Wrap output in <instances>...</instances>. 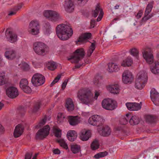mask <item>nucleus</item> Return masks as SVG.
Instances as JSON below:
<instances>
[{"label":"nucleus","instance_id":"obj_47","mask_svg":"<svg viewBox=\"0 0 159 159\" xmlns=\"http://www.w3.org/2000/svg\"><path fill=\"white\" fill-rule=\"evenodd\" d=\"M65 118V116L63 114L59 113L57 116V120L58 122L60 123L63 122Z\"/></svg>","mask_w":159,"mask_h":159},{"label":"nucleus","instance_id":"obj_19","mask_svg":"<svg viewBox=\"0 0 159 159\" xmlns=\"http://www.w3.org/2000/svg\"><path fill=\"white\" fill-rule=\"evenodd\" d=\"M126 106L130 111H137L141 108V102H140V104L136 102H127L126 103Z\"/></svg>","mask_w":159,"mask_h":159},{"label":"nucleus","instance_id":"obj_22","mask_svg":"<svg viewBox=\"0 0 159 159\" xmlns=\"http://www.w3.org/2000/svg\"><path fill=\"white\" fill-rule=\"evenodd\" d=\"M4 55L7 59L13 60L16 57V52L13 49L9 50L5 52Z\"/></svg>","mask_w":159,"mask_h":159},{"label":"nucleus","instance_id":"obj_56","mask_svg":"<svg viewBox=\"0 0 159 159\" xmlns=\"http://www.w3.org/2000/svg\"><path fill=\"white\" fill-rule=\"evenodd\" d=\"M143 14V11H139L138 13L136 15V17L137 18L139 19L142 16Z\"/></svg>","mask_w":159,"mask_h":159},{"label":"nucleus","instance_id":"obj_8","mask_svg":"<svg viewBox=\"0 0 159 159\" xmlns=\"http://www.w3.org/2000/svg\"><path fill=\"white\" fill-rule=\"evenodd\" d=\"M102 105L104 109L110 111L114 110L117 107V103L116 101L106 99L102 100Z\"/></svg>","mask_w":159,"mask_h":159},{"label":"nucleus","instance_id":"obj_60","mask_svg":"<svg viewBox=\"0 0 159 159\" xmlns=\"http://www.w3.org/2000/svg\"><path fill=\"white\" fill-rule=\"evenodd\" d=\"M61 77V75H57V76L53 80L56 83L58 81V80L60 79Z\"/></svg>","mask_w":159,"mask_h":159},{"label":"nucleus","instance_id":"obj_46","mask_svg":"<svg viewBox=\"0 0 159 159\" xmlns=\"http://www.w3.org/2000/svg\"><path fill=\"white\" fill-rule=\"evenodd\" d=\"M48 68L50 70H53L57 68L56 64L54 62L49 63L48 64Z\"/></svg>","mask_w":159,"mask_h":159},{"label":"nucleus","instance_id":"obj_20","mask_svg":"<svg viewBox=\"0 0 159 159\" xmlns=\"http://www.w3.org/2000/svg\"><path fill=\"white\" fill-rule=\"evenodd\" d=\"M24 130L23 126L21 124H18L17 125L15 129L14 132V136L17 138L20 136L22 134Z\"/></svg>","mask_w":159,"mask_h":159},{"label":"nucleus","instance_id":"obj_39","mask_svg":"<svg viewBox=\"0 0 159 159\" xmlns=\"http://www.w3.org/2000/svg\"><path fill=\"white\" fill-rule=\"evenodd\" d=\"M99 145L98 140H95L91 144V148L92 150H95L99 148Z\"/></svg>","mask_w":159,"mask_h":159},{"label":"nucleus","instance_id":"obj_4","mask_svg":"<svg viewBox=\"0 0 159 159\" xmlns=\"http://www.w3.org/2000/svg\"><path fill=\"white\" fill-rule=\"evenodd\" d=\"M44 16L53 22L57 21L62 19L61 16L58 12L51 10L45 11Z\"/></svg>","mask_w":159,"mask_h":159},{"label":"nucleus","instance_id":"obj_42","mask_svg":"<svg viewBox=\"0 0 159 159\" xmlns=\"http://www.w3.org/2000/svg\"><path fill=\"white\" fill-rule=\"evenodd\" d=\"M28 82L26 79H23L21 80L20 82V86L22 89L25 86H28Z\"/></svg>","mask_w":159,"mask_h":159},{"label":"nucleus","instance_id":"obj_1","mask_svg":"<svg viewBox=\"0 0 159 159\" xmlns=\"http://www.w3.org/2000/svg\"><path fill=\"white\" fill-rule=\"evenodd\" d=\"M56 32L58 37L63 40L68 39L73 34V30L69 24H62L57 25Z\"/></svg>","mask_w":159,"mask_h":159},{"label":"nucleus","instance_id":"obj_36","mask_svg":"<svg viewBox=\"0 0 159 159\" xmlns=\"http://www.w3.org/2000/svg\"><path fill=\"white\" fill-rule=\"evenodd\" d=\"M95 48V42L91 43V46L89 47L88 50L87 56L90 57Z\"/></svg>","mask_w":159,"mask_h":159},{"label":"nucleus","instance_id":"obj_43","mask_svg":"<svg viewBox=\"0 0 159 159\" xmlns=\"http://www.w3.org/2000/svg\"><path fill=\"white\" fill-rule=\"evenodd\" d=\"M129 52L130 53L134 56L137 57L139 56V51L136 48L131 49Z\"/></svg>","mask_w":159,"mask_h":159},{"label":"nucleus","instance_id":"obj_17","mask_svg":"<svg viewBox=\"0 0 159 159\" xmlns=\"http://www.w3.org/2000/svg\"><path fill=\"white\" fill-rule=\"evenodd\" d=\"M151 98L153 102L156 105H159V93L154 89L151 91Z\"/></svg>","mask_w":159,"mask_h":159},{"label":"nucleus","instance_id":"obj_12","mask_svg":"<svg viewBox=\"0 0 159 159\" xmlns=\"http://www.w3.org/2000/svg\"><path fill=\"white\" fill-rule=\"evenodd\" d=\"M143 57L146 62L149 64H152L154 61V57L152 52L149 49L143 50L142 52Z\"/></svg>","mask_w":159,"mask_h":159},{"label":"nucleus","instance_id":"obj_16","mask_svg":"<svg viewBox=\"0 0 159 159\" xmlns=\"http://www.w3.org/2000/svg\"><path fill=\"white\" fill-rule=\"evenodd\" d=\"M6 92L7 95L12 98H16L19 95L17 89L16 88L13 87L8 88L7 89Z\"/></svg>","mask_w":159,"mask_h":159},{"label":"nucleus","instance_id":"obj_62","mask_svg":"<svg viewBox=\"0 0 159 159\" xmlns=\"http://www.w3.org/2000/svg\"><path fill=\"white\" fill-rule=\"evenodd\" d=\"M4 130V128L0 124V133L3 132Z\"/></svg>","mask_w":159,"mask_h":159},{"label":"nucleus","instance_id":"obj_48","mask_svg":"<svg viewBox=\"0 0 159 159\" xmlns=\"http://www.w3.org/2000/svg\"><path fill=\"white\" fill-rule=\"evenodd\" d=\"M24 92L27 93H29L31 92V89L28 86H25L21 89Z\"/></svg>","mask_w":159,"mask_h":159},{"label":"nucleus","instance_id":"obj_15","mask_svg":"<svg viewBox=\"0 0 159 159\" xmlns=\"http://www.w3.org/2000/svg\"><path fill=\"white\" fill-rule=\"evenodd\" d=\"M99 13V16L97 19V21H99L101 20L104 14L102 9L100 8V5L98 4L96 6L95 10L93 11V16L94 17H96Z\"/></svg>","mask_w":159,"mask_h":159},{"label":"nucleus","instance_id":"obj_33","mask_svg":"<svg viewBox=\"0 0 159 159\" xmlns=\"http://www.w3.org/2000/svg\"><path fill=\"white\" fill-rule=\"evenodd\" d=\"M42 104V101H38L36 102L34 105L33 108L31 110V112L34 113L37 111Z\"/></svg>","mask_w":159,"mask_h":159},{"label":"nucleus","instance_id":"obj_28","mask_svg":"<svg viewBox=\"0 0 159 159\" xmlns=\"http://www.w3.org/2000/svg\"><path fill=\"white\" fill-rule=\"evenodd\" d=\"M67 136L69 140L73 141L77 138V134L74 130H70L67 133Z\"/></svg>","mask_w":159,"mask_h":159},{"label":"nucleus","instance_id":"obj_32","mask_svg":"<svg viewBox=\"0 0 159 159\" xmlns=\"http://www.w3.org/2000/svg\"><path fill=\"white\" fill-rule=\"evenodd\" d=\"M155 66L151 68V72L155 74H159V62L158 61L154 62Z\"/></svg>","mask_w":159,"mask_h":159},{"label":"nucleus","instance_id":"obj_52","mask_svg":"<svg viewBox=\"0 0 159 159\" xmlns=\"http://www.w3.org/2000/svg\"><path fill=\"white\" fill-rule=\"evenodd\" d=\"M32 155L33 152H32L26 153L25 155V159H31Z\"/></svg>","mask_w":159,"mask_h":159},{"label":"nucleus","instance_id":"obj_5","mask_svg":"<svg viewBox=\"0 0 159 159\" xmlns=\"http://www.w3.org/2000/svg\"><path fill=\"white\" fill-rule=\"evenodd\" d=\"M84 55L85 52L83 48L78 49L75 51L74 55L68 59L70 60L72 63H77L84 57Z\"/></svg>","mask_w":159,"mask_h":159},{"label":"nucleus","instance_id":"obj_6","mask_svg":"<svg viewBox=\"0 0 159 159\" xmlns=\"http://www.w3.org/2000/svg\"><path fill=\"white\" fill-rule=\"evenodd\" d=\"M33 48L37 54L40 55H43L45 54L47 47L43 43L37 42L33 43Z\"/></svg>","mask_w":159,"mask_h":159},{"label":"nucleus","instance_id":"obj_41","mask_svg":"<svg viewBox=\"0 0 159 159\" xmlns=\"http://www.w3.org/2000/svg\"><path fill=\"white\" fill-rule=\"evenodd\" d=\"M156 117L152 115H148L146 116V121L150 123L155 122L156 121Z\"/></svg>","mask_w":159,"mask_h":159},{"label":"nucleus","instance_id":"obj_21","mask_svg":"<svg viewBox=\"0 0 159 159\" xmlns=\"http://www.w3.org/2000/svg\"><path fill=\"white\" fill-rule=\"evenodd\" d=\"M80 139L83 141L88 140L91 136V133L89 130H83L80 134Z\"/></svg>","mask_w":159,"mask_h":159},{"label":"nucleus","instance_id":"obj_9","mask_svg":"<svg viewBox=\"0 0 159 159\" xmlns=\"http://www.w3.org/2000/svg\"><path fill=\"white\" fill-rule=\"evenodd\" d=\"M50 129V127L48 125H47L40 129L36 134V139L42 140L46 138L49 134Z\"/></svg>","mask_w":159,"mask_h":159},{"label":"nucleus","instance_id":"obj_57","mask_svg":"<svg viewBox=\"0 0 159 159\" xmlns=\"http://www.w3.org/2000/svg\"><path fill=\"white\" fill-rule=\"evenodd\" d=\"M54 154H58L60 153V150L58 148L55 149L53 150Z\"/></svg>","mask_w":159,"mask_h":159},{"label":"nucleus","instance_id":"obj_38","mask_svg":"<svg viewBox=\"0 0 159 159\" xmlns=\"http://www.w3.org/2000/svg\"><path fill=\"white\" fill-rule=\"evenodd\" d=\"M131 116L130 114H127L126 115L125 117L121 118L120 120V123L122 125H125L128 122V120L130 118Z\"/></svg>","mask_w":159,"mask_h":159},{"label":"nucleus","instance_id":"obj_14","mask_svg":"<svg viewBox=\"0 0 159 159\" xmlns=\"http://www.w3.org/2000/svg\"><path fill=\"white\" fill-rule=\"evenodd\" d=\"M154 4L153 1L150 2L147 5L144 13V16L142 18L143 21H145L151 18L152 15L148 16L149 13L151 11Z\"/></svg>","mask_w":159,"mask_h":159},{"label":"nucleus","instance_id":"obj_24","mask_svg":"<svg viewBox=\"0 0 159 159\" xmlns=\"http://www.w3.org/2000/svg\"><path fill=\"white\" fill-rule=\"evenodd\" d=\"M92 34L88 32L81 34L76 41V43L78 44V42H82L84 40L89 39L91 37Z\"/></svg>","mask_w":159,"mask_h":159},{"label":"nucleus","instance_id":"obj_51","mask_svg":"<svg viewBox=\"0 0 159 159\" xmlns=\"http://www.w3.org/2000/svg\"><path fill=\"white\" fill-rule=\"evenodd\" d=\"M77 3L79 5H84L89 0H75Z\"/></svg>","mask_w":159,"mask_h":159},{"label":"nucleus","instance_id":"obj_3","mask_svg":"<svg viewBox=\"0 0 159 159\" xmlns=\"http://www.w3.org/2000/svg\"><path fill=\"white\" fill-rule=\"evenodd\" d=\"M137 76L135 81V87L138 89H141L145 86V84L147 82V74L144 71L141 72L138 74Z\"/></svg>","mask_w":159,"mask_h":159},{"label":"nucleus","instance_id":"obj_50","mask_svg":"<svg viewBox=\"0 0 159 159\" xmlns=\"http://www.w3.org/2000/svg\"><path fill=\"white\" fill-rule=\"evenodd\" d=\"M6 83L5 79V76L2 75L0 76V86L3 85Z\"/></svg>","mask_w":159,"mask_h":159},{"label":"nucleus","instance_id":"obj_59","mask_svg":"<svg viewBox=\"0 0 159 159\" xmlns=\"http://www.w3.org/2000/svg\"><path fill=\"white\" fill-rule=\"evenodd\" d=\"M23 68L25 70H28L29 69V66L26 63H24L23 65Z\"/></svg>","mask_w":159,"mask_h":159},{"label":"nucleus","instance_id":"obj_7","mask_svg":"<svg viewBox=\"0 0 159 159\" xmlns=\"http://www.w3.org/2000/svg\"><path fill=\"white\" fill-rule=\"evenodd\" d=\"M45 80V78L43 75L39 73H36L32 76L31 82L34 86L38 87L44 84Z\"/></svg>","mask_w":159,"mask_h":159},{"label":"nucleus","instance_id":"obj_10","mask_svg":"<svg viewBox=\"0 0 159 159\" xmlns=\"http://www.w3.org/2000/svg\"><path fill=\"white\" fill-rule=\"evenodd\" d=\"M103 118L98 115L92 116L89 119L88 122L93 126H99L101 125L104 122Z\"/></svg>","mask_w":159,"mask_h":159},{"label":"nucleus","instance_id":"obj_31","mask_svg":"<svg viewBox=\"0 0 159 159\" xmlns=\"http://www.w3.org/2000/svg\"><path fill=\"white\" fill-rule=\"evenodd\" d=\"M129 123L131 125H134L138 124L140 122V119L136 116L130 117L129 119Z\"/></svg>","mask_w":159,"mask_h":159},{"label":"nucleus","instance_id":"obj_53","mask_svg":"<svg viewBox=\"0 0 159 159\" xmlns=\"http://www.w3.org/2000/svg\"><path fill=\"white\" fill-rule=\"evenodd\" d=\"M96 22L95 20H91L90 22L91 28H93L96 25Z\"/></svg>","mask_w":159,"mask_h":159},{"label":"nucleus","instance_id":"obj_54","mask_svg":"<svg viewBox=\"0 0 159 159\" xmlns=\"http://www.w3.org/2000/svg\"><path fill=\"white\" fill-rule=\"evenodd\" d=\"M23 4L22 3H20L18 4L17 6L15 7L14 9L17 11L19 10L22 7Z\"/></svg>","mask_w":159,"mask_h":159},{"label":"nucleus","instance_id":"obj_13","mask_svg":"<svg viewBox=\"0 0 159 159\" xmlns=\"http://www.w3.org/2000/svg\"><path fill=\"white\" fill-rule=\"evenodd\" d=\"M133 77L132 73L128 70H125L122 75V80L125 84L130 83L133 81Z\"/></svg>","mask_w":159,"mask_h":159},{"label":"nucleus","instance_id":"obj_27","mask_svg":"<svg viewBox=\"0 0 159 159\" xmlns=\"http://www.w3.org/2000/svg\"><path fill=\"white\" fill-rule=\"evenodd\" d=\"M100 133V134L103 136H109L111 133V130L110 128L108 126H103Z\"/></svg>","mask_w":159,"mask_h":159},{"label":"nucleus","instance_id":"obj_40","mask_svg":"<svg viewBox=\"0 0 159 159\" xmlns=\"http://www.w3.org/2000/svg\"><path fill=\"white\" fill-rule=\"evenodd\" d=\"M57 141L59 143L60 146L63 148L66 149H67L68 148L67 144L63 139H57Z\"/></svg>","mask_w":159,"mask_h":159},{"label":"nucleus","instance_id":"obj_44","mask_svg":"<svg viewBox=\"0 0 159 159\" xmlns=\"http://www.w3.org/2000/svg\"><path fill=\"white\" fill-rule=\"evenodd\" d=\"M108 152L107 151L100 152L95 155L94 157L96 159H98L101 157H104L107 155Z\"/></svg>","mask_w":159,"mask_h":159},{"label":"nucleus","instance_id":"obj_29","mask_svg":"<svg viewBox=\"0 0 159 159\" xmlns=\"http://www.w3.org/2000/svg\"><path fill=\"white\" fill-rule=\"evenodd\" d=\"M108 70L110 72H113L118 71L120 69L118 66L114 63H110L108 64Z\"/></svg>","mask_w":159,"mask_h":159},{"label":"nucleus","instance_id":"obj_55","mask_svg":"<svg viewBox=\"0 0 159 159\" xmlns=\"http://www.w3.org/2000/svg\"><path fill=\"white\" fill-rule=\"evenodd\" d=\"M68 81V80H66L63 83L62 86H61V88L63 90H64V89L66 87V85H67V82Z\"/></svg>","mask_w":159,"mask_h":159},{"label":"nucleus","instance_id":"obj_64","mask_svg":"<svg viewBox=\"0 0 159 159\" xmlns=\"http://www.w3.org/2000/svg\"><path fill=\"white\" fill-rule=\"evenodd\" d=\"M99 81L95 80L94 81V83L95 85H97L98 84Z\"/></svg>","mask_w":159,"mask_h":159},{"label":"nucleus","instance_id":"obj_23","mask_svg":"<svg viewBox=\"0 0 159 159\" xmlns=\"http://www.w3.org/2000/svg\"><path fill=\"white\" fill-rule=\"evenodd\" d=\"M107 89L110 93L114 94H119L120 91L119 86L117 84L109 85L107 87Z\"/></svg>","mask_w":159,"mask_h":159},{"label":"nucleus","instance_id":"obj_34","mask_svg":"<svg viewBox=\"0 0 159 159\" xmlns=\"http://www.w3.org/2000/svg\"><path fill=\"white\" fill-rule=\"evenodd\" d=\"M133 62V61L130 58L128 57L125 60H123L121 64V66H131Z\"/></svg>","mask_w":159,"mask_h":159},{"label":"nucleus","instance_id":"obj_25","mask_svg":"<svg viewBox=\"0 0 159 159\" xmlns=\"http://www.w3.org/2000/svg\"><path fill=\"white\" fill-rule=\"evenodd\" d=\"M68 121L70 124L72 126H75L78 125L80 122L78 119V116H69L67 117Z\"/></svg>","mask_w":159,"mask_h":159},{"label":"nucleus","instance_id":"obj_35","mask_svg":"<svg viewBox=\"0 0 159 159\" xmlns=\"http://www.w3.org/2000/svg\"><path fill=\"white\" fill-rule=\"evenodd\" d=\"M53 131L55 136L57 138H60L61 137V130L57 126H53L52 128Z\"/></svg>","mask_w":159,"mask_h":159},{"label":"nucleus","instance_id":"obj_2","mask_svg":"<svg viewBox=\"0 0 159 159\" xmlns=\"http://www.w3.org/2000/svg\"><path fill=\"white\" fill-rule=\"evenodd\" d=\"M77 97L81 102L87 104L92 101L93 95L89 89L85 88L81 89L79 91Z\"/></svg>","mask_w":159,"mask_h":159},{"label":"nucleus","instance_id":"obj_11","mask_svg":"<svg viewBox=\"0 0 159 159\" xmlns=\"http://www.w3.org/2000/svg\"><path fill=\"white\" fill-rule=\"evenodd\" d=\"M39 28L38 22L37 20H32L30 23L28 30L32 34L36 35L39 33Z\"/></svg>","mask_w":159,"mask_h":159},{"label":"nucleus","instance_id":"obj_37","mask_svg":"<svg viewBox=\"0 0 159 159\" xmlns=\"http://www.w3.org/2000/svg\"><path fill=\"white\" fill-rule=\"evenodd\" d=\"M80 150V147L78 145L73 144L71 146V150L74 154L79 152Z\"/></svg>","mask_w":159,"mask_h":159},{"label":"nucleus","instance_id":"obj_58","mask_svg":"<svg viewBox=\"0 0 159 159\" xmlns=\"http://www.w3.org/2000/svg\"><path fill=\"white\" fill-rule=\"evenodd\" d=\"M16 12L17 11L14 9L13 11H11L8 15L10 16H13L15 15Z\"/></svg>","mask_w":159,"mask_h":159},{"label":"nucleus","instance_id":"obj_49","mask_svg":"<svg viewBox=\"0 0 159 159\" xmlns=\"http://www.w3.org/2000/svg\"><path fill=\"white\" fill-rule=\"evenodd\" d=\"M17 112L18 113L20 114L21 115H22L25 113V110L24 107H20L18 109Z\"/></svg>","mask_w":159,"mask_h":159},{"label":"nucleus","instance_id":"obj_45","mask_svg":"<svg viewBox=\"0 0 159 159\" xmlns=\"http://www.w3.org/2000/svg\"><path fill=\"white\" fill-rule=\"evenodd\" d=\"M47 120V118L45 117L41 120L38 125L35 126L36 128H39L44 125L46 123Z\"/></svg>","mask_w":159,"mask_h":159},{"label":"nucleus","instance_id":"obj_18","mask_svg":"<svg viewBox=\"0 0 159 159\" xmlns=\"http://www.w3.org/2000/svg\"><path fill=\"white\" fill-rule=\"evenodd\" d=\"M64 7L66 11L70 13L73 12L75 8V5L72 0H66Z\"/></svg>","mask_w":159,"mask_h":159},{"label":"nucleus","instance_id":"obj_26","mask_svg":"<svg viewBox=\"0 0 159 159\" xmlns=\"http://www.w3.org/2000/svg\"><path fill=\"white\" fill-rule=\"evenodd\" d=\"M65 106L68 111H71L74 109V105L72 100L70 98L67 99Z\"/></svg>","mask_w":159,"mask_h":159},{"label":"nucleus","instance_id":"obj_63","mask_svg":"<svg viewBox=\"0 0 159 159\" xmlns=\"http://www.w3.org/2000/svg\"><path fill=\"white\" fill-rule=\"evenodd\" d=\"M82 64L81 65H77L75 66V67L76 68H80L81 66H82Z\"/></svg>","mask_w":159,"mask_h":159},{"label":"nucleus","instance_id":"obj_30","mask_svg":"<svg viewBox=\"0 0 159 159\" xmlns=\"http://www.w3.org/2000/svg\"><path fill=\"white\" fill-rule=\"evenodd\" d=\"M9 38L8 41L11 43H14L17 40V36L16 34L11 31L8 32Z\"/></svg>","mask_w":159,"mask_h":159},{"label":"nucleus","instance_id":"obj_61","mask_svg":"<svg viewBox=\"0 0 159 159\" xmlns=\"http://www.w3.org/2000/svg\"><path fill=\"white\" fill-rule=\"evenodd\" d=\"M99 94L98 92H97V91H95V94L94 96V98H95L96 99H97L98 96L99 95Z\"/></svg>","mask_w":159,"mask_h":159}]
</instances>
